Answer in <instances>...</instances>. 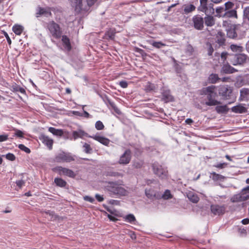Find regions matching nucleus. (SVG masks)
<instances>
[{
  "instance_id": "bb28decb",
  "label": "nucleus",
  "mask_w": 249,
  "mask_h": 249,
  "mask_svg": "<svg viewBox=\"0 0 249 249\" xmlns=\"http://www.w3.org/2000/svg\"><path fill=\"white\" fill-rule=\"evenodd\" d=\"M12 30L16 35L20 36L23 32V27L20 25L16 24L13 26Z\"/></svg>"
},
{
  "instance_id": "6e6d98bb",
  "label": "nucleus",
  "mask_w": 249,
  "mask_h": 249,
  "mask_svg": "<svg viewBox=\"0 0 249 249\" xmlns=\"http://www.w3.org/2000/svg\"><path fill=\"white\" fill-rule=\"evenodd\" d=\"M228 53L227 52H223L221 54V60L222 61L223 63H224L227 56H228Z\"/></svg>"
},
{
  "instance_id": "a19ab883",
  "label": "nucleus",
  "mask_w": 249,
  "mask_h": 249,
  "mask_svg": "<svg viewBox=\"0 0 249 249\" xmlns=\"http://www.w3.org/2000/svg\"><path fill=\"white\" fill-rule=\"evenodd\" d=\"M215 110L218 113H224L227 111L226 106H217Z\"/></svg>"
},
{
  "instance_id": "0eeeda50",
  "label": "nucleus",
  "mask_w": 249,
  "mask_h": 249,
  "mask_svg": "<svg viewBox=\"0 0 249 249\" xmlns=\"http://www.w3.org/2000/svg\"><path fill=\"white\" fill-rule=\"evenodd\" d=\"M153 171L155 174L159 178L164 179L168 177V171L166 168L162 167L158 162H155L152 165Z\"/></svg>"
},
{
  "instance_id": "c9c22d12",
  "label": "nucleus",
  "mask_w": 249,
  "mask_h": 249,
  "mask_svg": "<svg viewBox=\"0 0 249 249\" xmlns=\"http://www.w3.org/2000/svg\"><path fill=\"white\" fill-rule=\"evenodd\" d=\"M232 110L235 113H243L245 112V108L242 106H237L233 107Z\"/></svg>"
},
{
  "instance_id": "20e7f679",
  "label": "nucleus",
  "mask_w": 249,
  "mask_h": 249,
  "mask_svg": "<svg viewBox=\"0 0 249 249\" xmlns=\"http://www.w3.org/2000/svg\"><path fill=\"white\" fill-rule=\"evenodd\" d=\"M45 28L50 36L56 39H60L63 34V31L60 25L53 20L46 23Z\"/></svg>"
},
{
  "instance_id": "338daca9",
  "label": "nucleus",
  "mask_w": 249,
  "mask_h": 249,
  "mask_svg": "<svg viewBox=\"0 0 249 249\" xmlns=\"http://www.w3.org/2000/svg\"><path fill=\"white\" fill-rule=\"evenodd\" d=\"M213 52V49L211 44H210L208 49V54L209 55H212Z\"/></svg>"
},
{
  "instance_id": "72a5a7b5",
  "label": "nucleus",
  "mask_w": 249,
  "mask_h": 249,
  "mask_svg": "<svg viewBox=\"0 0 249 249\" xmlns=\"http://www.w3.org/2000/svg\"><path fill=\"white\" fill-rule=\"evenodd\" d=\"M230 48L232 52L236 53H241L243 50V47L235 44H231L230 46Z\"/></svg>"
},
{
  "instance_id": "7ed1b4c3",
  "label": "nucleus",
  "mask_w": 249,
  "mask_h": 249,
  "mask_svg": "<svg viewBox=\"0 0 249 249\" xmlns=\"http://www.w3.org/2000/svg\"><path fill=\"white\" fill-rule=\"evenodd\" d=\"M105 188L110 195L117 196H125L128 193L127 191L121 184L116 181L107 182Z\"/></svg>"
},
{
  "instance_id": "e433bc0d",
  "label": "nucleus",
  "mask_w": 249,
  "mask_h": 249,
  "mask_svg": "<svg viewBox=\"0 0 249 249\" xmlns=\"http://www.w3.org/2000/svg\"><path fill=\"white\" fill-rule=\"evenodd\" d=\"M156 87L154 84H152L150 82H148L146 86H145V90L147 92H149L151 91H153L155 89Z\"/></svg>"
},
{
  "instance_id": "b1692460",
  "label": "nucleus",
  "mask_w": 249,
  "mask_h": 249,
  "mask_svg": "<svg viewBox=\"0 0 249 249\" xmlns=\"http://www.w3.org/2000/svg\"><path fill=\"white\" fill-rule=\"evenodd\" d=\"M220 78L219 77L217 74L212 73L211 74L208 79L209 83L215 84L219 81Z\"/></svg>"
},
{
  "instance_id": "cd10ccee",
  "label": "nucleus",
  "mask_w": 249,
  "mask_h": 249,
  "mask_svg": "<svg viewBox=\"0 0 249 249\" xmlns=\"http://www.w3.org/2000/svg\"><path fill=\"white\" fill-rule=\"evenodd\" d=\"M222 71L226 73H232L236 71L234 68L229 65H224L222 68Z\"/></svg>"
},
{
  "instance_id": "dca6fc26",
  "label": "nucleus",
  "mask_w": 249,
  "mask_h": 249,
  "mask_svg": "<svg viewBox=\"0 0 249 249\" xmlns=\"http://www.w3.org/2000/svg\"><path fill=\"white\" fill-rule=\"evenodd\" d=\"M51 8L50 7L42 8L38 7L36 13V17H39L41 15H45L46 17L52 16Z\"/></svg>"
},
{
  "instance_id": "09e8293b",
  "label": "nucleus",
  "mask_w": 249,
  "mask_h": 249,
  "mask_svg": "<svg viewBox=\"0 0 249 249\" xmlns=\"http://www.w3.org/2000/svg\"><path fill=\"white\" fill-rule=\"evenodd\" d=\"M143 164L142 161H135L133 162V167L137 169L141 168L142 167Z\"/></svg>"
},
{
  "instance_id": "7c9ffc66",
  "label": "nucleus",
  "mask_w": 249,
  "mask_h": 249,
  "mask_svg": "<svg viewBox=\"0 0 249 249\" xmlns=\"http://www.w3.org/2000/svg\"><path fill=\"white\" fill-rule=\"evenodd\" d=\"M104 175L107 177H119L122 176L121 173L112 170H108L106 171L104 173Z\"/></svg>"
},
{
  "instance_id": "58836bf2",
  "label": "nucleus",
  "mask_w": 249,
  "mask_h": 249,
  "mask_svg": "<svg viewBox=\"0 0 249 249\" xmlns=\"http://www.w3.org/2000/svg\"><path fill=\"white\" fill-rule=\"evenodd\" d=\"M227 35L228 37L231 38H234L237 36V34L234 29L228 30Z\"/></svg>"
},
{
  "instance_id": "774afa93",
  "label": "nucleus",
  "mask_w": 249,
  "mask_h": 249,
  "mask_svg": "<svg viewBox=\"0 0 249 249\" xmlns=\"http://www.w3.org/2000/svg\"><path fill=\"white\" fill-rule=\"evenodd\" d=\"M244 15L249 20V7L246 8L244 10Z\"/></svg>"
},
{
  "instance_id": "4c0bfd02",
  "label": "nucleus",
  "mask_w": 249,
  "mask_h": 249,
  "mask_svg": "<svg viewBox=\"0 0 249 249\" xmlns=\"http://www.w3.org/2000/svg\"><path fill=\"white\" fill-rule=\"evenodd\" d=\"M172 195L171 194L170 191L169 190H166L164 192V194L161 196V198H163L164 199H169L172 198Z\"/></svg>"
},
{
  "instance_id": "0e129e2a",
  "label": "nucleus",
  "mask_w": 249,
  "mask_h": 249,
  "mask_svg": "<svg viewBox=\"0 0 249 249\" xmlns=\"http://www.w3.org/2000/svg\"><path fill=\"white\" fill-rule=\"evenodd\" d=\"M95 198L99 202H102L104 200L103 196L100 195L99 194L95 195Z\"/></svg>"
},
{
  "instance_id": "bf43d9fd",
  "label": "nucleus",
  "mask_w": 249,
  "mask_h": 249,
  "mask_svg": "<svg viewBox=\"0 0 249 249\" xmlns=\"http://www.w3.org/2000/svg\"><path fill=\"white\" fill-rule=\"evenodd\" d=\"M84 199L85 201H89V202L90 203H93L94 201V198H93V197H92L91 196H85L84 197Z\"/></svg>"
},
{
  "instance_id": "ea45409f",
  "label": "nucleus",
  "mask_w": 249,
  "mask_h": 249,
  "mask_svg": "<svg viewBox=\"0 0 249 249\" xmlns=\"http://www.w3.org/2000/svg\"><path fill=\"white\" fill-rule=\"evenodd\" d=\"M188 198L193 203H197L199 200V198L197 196L194 194H189Z\"/></svg>"
},
{
  "instance_id": "37998d69",
  "label": "nucleus",
  "mask_w": 249,
  "mask_h": 249,
  "mask_svg": "<svg viewBox=\"0 0 249 249\" xmlns=\"http://www.w3.org/2000/svg\"><path fill=\"white\" fill-rule=\"evenodd\" d=\"M95 126L96 129H97L98 130H103L105 128L104 124L100 121H98L96 122Z\"/></svg>"
},
{
  "instance_id": "5fc2aeb1",
  "label": "nucleus",
  "mask_w": 249,
  "mask_h": 249,
  "mask_svg": "<svg viewBox=\"0 0 249 249\" xmlns=\"http://www.w3.org/2000/svg\"><path fill=\"white\" fill-rule=\"evenodd\" d=\"M16 183L17 186H18L19 189H21L23 186L25 185V181L21 179L17 180Z\"/></svg>"
},
{
  "instance_id": "c756f323",
  "label": "nucleus",
  "mask_w": 249,
  "mask_h": 249,
  "mask_svg": "<svg viewBox=\"0 0 249 249\" xmlns=\"http://www.w3.org/2000/svg\"><path fill=\"white\" fill-rule=\"evenodd\" d=\"M210 177L214 181L223 180L225 178L224 176L217 174L215 172L211 173Z\"/></svg>"
},
{
  "instance_id": "f257e3e1",
  "label": "nucleus",
  "mask_w": 249,
  "mask_h": 249,
  "mask_svg": "<svg viewBox=\"0 0 249 249\" xmlns=\"http://www.w3.org/2000/svg\"><path fill=\"white\" fill-rule=\"evenodd\" d=\"M71 6L78 14L88 11L97 0H69Z\"/></svg>"
},
{
  "instance_id": "39448f33",
  "label": "nucleus",
  "mask_w": 249,
  "mask_h": 249,
  "mask_svg": "<svg viewBox=\"0 0 249 249\" xmlns=\"http://www.w3.org/2000/svg\"><path fill=\"white\" fill-rule=\"evenodd\" d=\"M199 1L200 5L197 8L198 11L204 13L206 15L214 14L213 3H208V0H199Z\"/></svg>"
},
{
  "instance_id": "a211bd4d",
  "label": "nucleus",
  "mask_w": 249,
  "mask_h": 249,
  "mask_svg": "<svg viewBox=\"0 0 249 249\" xmlns=\"http://www.w3.org/2000/svg\"><path fill=\"white\" fill-rule=\"evenodd\" d=\"M90 137L105 146H108L110 143V140L108 138L103 136L95 135L94 136H90Z\"/></svg>"
},
{
  "instance_id": "a18cd8bd",
  "label": "nucleus",
  "mask_w": 249,
  "mask_h": 249,
  "mask_svg": "<svg viewBox=\"0 0 249 249\" xmlns=\"http://www.w3.org/2000/svg\"><path fill=\"white\" fill-rule=\"evenodd\" d=\"M83 147L84 148V152L86 153H90L92 151V148L90 147V145L87 143H85L83 145Z\"/></svg>"
},
{
  "instance_id": "5701e85b",
  "label": "nucleus",
  "mask_w": 249,
  "mask_h": 249,
  "mask_svg": "<svg viewBox=\"0 0 249 249\" xmlns=\"http://www.w3.org/2000/svg\"><path fill=\"white\" fill-rule=\"evenodd\" d=\"M115 34V29L110 28L105 33L104 38L107 39L113 40L114 38Z\"/></svg>"
},
{
  "instance_id": "f3484780",
  "label": "nucleus",
  "mask_w": 249,
  "mask_h": 249,
  "mask_svg": "<svg viewBox=\"0 0 249 249\" xmlns=\"http://www.w3.org/2000/svg\"><path fill=\"white\" fill-rule=\"evenodd\" d=\"M231 89L227 86H221L218 89L219 95L224 97L229 96L231 93Z\"/></svg>"
},
{
  "instance_id": "de8ad7c7",
  "label": "nucleus",
  "mask_w": 249,
  "mask_h": 249,
  "mask_svg": "<svg viewBox=\"0 0 249 249\" xmlns=\"http://www.w3.org/2000/svg\"><path fill=\"white\" fill-rule=\"evenodd\" d=\"M234 6V3L231 1H228L225 3V10H229L231 9Z\"/></svg>"
},
{
  "instance_id": "412c9836",
  "label": "nucleus",
  "mask_w": 249,
  "mask_h": 249,
  "mask_svg": "<svg viewBox=\"0 0 249 249\" xmlns=\"http://www.w3.org/2000/svg\"><path fill=\"white\" fill-rule=\"evenodd\" d=\"M62 41L65 48L68 51H70L71 49V46L69 38L66 35H62Z\"/></svg>"
},
{
  "instance_id": "f8f14e48",
  "label": "nucleus",
  "mask_w": 249,
  "mask_h": 249,
  "mask_svg": "<svg viewBox=\"0 0 249 249\" xmlns=\"http://www.w3.org/2000/svg\"><path fill=\"white\" fill-rule=\"evenodd\" d=\"M193 21L195 29L201 30L204 27V19L199 15H196L193 18Z\"/></svg>"
},
{
  "instance_id": "49530a36",
  "label": "nucleus",
  "mask_w": 249,
  "mask_h": 249,
  "mask_svg": "<svg viewBox=\"0 0 249 249\" xmlns=\"http://www.w3.org/2000/svg\"><path fill=\"white\" fill-rule=\"evenodd\" d=\"M18 147L21 150L24 151L26 153L29 154L31 153L30 149L27 147L25 146L24 144H20L18 145Z\"/></svg>"
},
{
  "instance_id": "c03bdc74",
  "label": "nucleus",
  "mask_w": 249,
  "mask_h": 249,
  "mask_svg": "<svg viewBox=\"0 0 249 249\" xmlns=\"http://www.w3.org/2000/svg\"><path fill=\"white\" fill-rule=\"evenodd\" d=\"M13 89L15 91H18L20 92L22 94H25L26 91L25 89L19 86L16 85L13 87Z\"/></svg>"
},
{
  "instance_id": "f03ea898",
  "label": "nucleus",
  "mask_w": 249,
  "mask_h": 249,
  "mask_svg": "<svg viewBox=\"0 0 249 249\" xmlns=\"http://www.w3.org/2000/svg\"><path fill=\"white\" fill-rule=\"evenodd\" d=\"M216 87L215 86H210L203 88L201 90V94L207 95V101L205 104L208 106H214L220 105L221 102L216 99L217 97V94L215 91Z\"/></svg>"
},
{
  "instance_id": "9b49d317",
  "label": "nucleus",
  "mask_w": 249,
  "mask_h": 249,
  "mask_svg": "<svg viewBox=\"0 0 249 249\" xmlns=\"http://www.w3.org/2000/svg\"><path fill=\"white\" fill-rule=\"evenodd\" d=\"M131 159V152L130 149H127L120 157L118 162L120 164L126 165L130 162Z\"/></svg>"
},
{
  "instance_id": "c85d7f7f",
  "label": "nucleus",
  "mask_w": 249,
  "mask_h": 249,
  "mask_svg": "<svg viewBox=\"0 0 249 249\" xmlns=\"http://www.w3.org/2000/svg\"><path fill=\"white\" fill-rule=\"evenodd\" d=\"M49 131L56 136H61L63 135V131L62 129H56L53 127L49 128Z\"/></svg>"
},
{
  "instance_id": "ddd939ff",
  "label": "nucleus",
  "mask_w": 249,
  "mask_h": 249,
  "mask_svg": "<svg viewBox=\"0 0 249 249\" xmlns=\"http://www.w3.org/2000/svg\"><path fill=\"white\" fill-rule=\"evenodd\" d=\"M211 210L214 215H222L225 212L226 206L224 205H212L211 206Z\"/></svg>"
},
{
  "instance_id": "423d86ee",
  "label": "nucleus",
  "mask_w": 249,
  "mask_h": 249,
  "mask_svg": "<svg viewBox=\"0 0 249 249\" xmlns=\"http://www.w3.org/2000/svg\"><path fill=\"white\" fill-rule=\"evenodd\" d=\"M249 199V186L244 188L241 193L234 195L231 198L232 202H239L246 201Z\"/></svg>"
},
{
  "instance_id": "69168bd1",
  "label": "nucleus",
  "mask_w": 249,
  "mask_h": 249,
  "mask_svg": "<svg viewBox=\"0 0 249 249\" xmlns=\"http://www.w3.org/2000/svg\"><path fill=\"white\" fill-rule=\"evenodd\" d=\"M8 136L7 135H0V142H4L8 140Z\"/></svg>"
},
{
  "instance_id": "e2e57ef3",
  "label": "nucleus",
  "mask_w": 249,
  "mask_h": 249,
  "mask_svg": "<svg viewBox=\"0 0 249 249\" xmlns=\"http://www.w3.org/2000/svg\"><path fill=\"white\" fill-rule=\"evenodd\" d=\"M227 163L224 162V163H218L216 165H214V166L216 168L222 169V168H224L226 166H227Z\"/></svg>"
},
{
  "instance_id": "79ce46f5",
  "label": "nucleus",
  "mask_w": 249,
  "mask_h": 249,
  "mask_svg": "<svg viewBox=\"0 0 249 249\" xmlns=\"http://www.w3.org/2000/svg\"><path fill=\"white\" fill-rule=\"evenodd\" d=\"M108 102L109 105L113 109L114 111L116 113H117L118 114H120L121 112L120 109L117 107L115 104L114 102L110 101V100H108Z\"/></svg>"
},
{
  "instance_id": "f704fd0d",
  "label": "nucleus",
  "mask_w": 249,
  "mask_h": 249,
  "mask_svg": "<svg viewBox=\"0 0 249 249\" xmlns=\"http://www.w3.org/2000/svg\"><path fill=\"white\" fill-rule=\"evenodd\" d=\"M125 221L130 223L133 224L136 221V218L132 214H129L126 215L125 217Z\"/></svg>"
},
{
  "instance_id": "8fccbe9b",
  "label": "nucleus",
  "mask_w": 249,
  "mask_h": 249,
  "mask_svg": "<svg viewBox=\"0 0 249 249\" xmlns=\"http://www.w3.org/2000/svg\"><path fill=\"white\" fill-rule=\"evenodd\" d=\"M152 45L156 48L159 49L161 47L165 46V44L161 42L154 41L152 43Z\"/></svg>"
},
{
  "instance_id": "393cba45",
  "label": "nucleus",
  "mask_w": 249,
  "mask_h": 249,
  "mask_svg": "<svg viewBox=\"0 0 249 249\" xmlns=\"http://www.w3.org/2000/svg\"><path fill=\"white\" fill-rule=\"evenodd\" d=\"M54 182L58 187L64 188L67 184V182L60 178H56L54 179Z\"/></svg>"
},
{
  "instance_id": "6e6552de",
  "label": "nucleus",
  "mask_w": 249,
  "mask_h": 249,
  "mask_svg": "<svg viewBox=\"0 0 249 249\" xmlns=\"http://www.w3.org/2000/svg\"><path fill=\"white\" fill-rule=\"evenodd\" d=\"M53 172L58 173L60 176H65L74 178L76 174L71 169L62 166H56L52 169Z\"/></svg>"
},
{
  "instance_id": "4468645a",
  "label": "nucleus",
  "mask_w": 249,
  "mask_h": 249,
  "mask_svg": "<svg viewBox=\"0 0 249 249\" xmlns=\"http://www.w3.org/2000/svg\"><path fill=\"white\" fill-rule=\"evenodd\" d=\"M161 100L165 103L172 102L174 100L173 96L171 94L170 90L164 89L161 92Z\"/></svg>"
},
{
  "instance_id": "6ab92c4d",
  "label": "nucleus",
  "mask_w": 249,
  "mask_h": 249,
  "mask_svg": "<svg viewBox=\"0 0 249 249\" xmlns=\"http://www.w3.org/2000/svg\"><path fill=\"white\" fill-rule=\"evenodd\" d=\"M240 100L241 101H248L249 100V89L243 88L240 91Z\"/></svg>"
},
{
  "instance_id": "052dcab7",
  "label": "nucleus",
  "mask_w": 249,
  "mask_h": 249,
  "mask_svg": "<svg viewBox=\"0 0 249 249\" xmlns=\"http://www.w3.org/2000/svg\"><path fill=\"white\" fill-rule=\"evenodd\" d=\"M216 42L219 45V46H222L225 44V39L224 38L221 37L218 39Z\"/></svg>"
},
{
  "instance_id": "2eb2a0df",
  "label": "nucleus",
  "mask_w": 249,
  "mask_h": 249,
  "mask_svg": "<svg viewBox=\"0 0 249 249\" xmlns=\"http://www.w3.org/2000/svg\"><path fill=\"white\" fill-rule=\"evenodd\" d=\"M146 196L150 199H159L161 198V195L152 189H146L145 191Z\"/></svg>"
},
{
  "instance_id": "3c124183",
  "label": "nucleus",
  "mask_w": 249,
  "mask_h": 249,
  "mask_svg": "<svg viewBox=\"0 0 249 249\" xmlns=\"http://www.w3.org/2000/svg\"><path fill=\"white\" fill-rule=\"evenodd\" d=\"M224 8L223 7H218L215 9L216 13L217 14V16L221 17V14L225 11Z\"/></svg>"
},
{
  "instance_id": "aec40b11",
  "label": "nucleus",
  "mask_w": 249,
  "mask_h": 249,
  "mask_svg": "<svg viewBox=\"0 0 249 249\" xmlns=\"http://www.w3.org/2000/svg\"><path fill=\"white\" fill-rule=\"evenodd\" d=\"M42 142L46 145L49 149H52L53 144V140L46 136H42L40 139Z\"/></svg>"
},
{
  "instance_id": "680f3d73",
  "label": "nucleus",
  "mask_w": 249,
  "mask_h": 249,
  "mask_svg": "<svg viewBox=\"0 0 249 249\" xmlns=\"http://www.w3.org/2000/svg\"><path fill=\"white\" fill-rule=\"evenodd\" d=\"M119 85L123 88H126L128 86V84L125 81H121L119 82Z\"/></svg>"
},
{
  "instance_id": "4be33fe9",
  "label": "nucleus",
  "mask_w": 249,
  "mask_h": 249,
  "mask_svg": "<svg viewBox=\"0 0 249 249\" xmlns=\"http://www.w3.org/2000/svg\"><path fill=\"white\" fill-rule=\"evenodd\" d=\"M184 13L188 14L196 10V7L193 4H186L183 5Z\"/></svg>"
},
{
  "instance_id": "864d4df0",
  "label": "nucleus",
  "mask_w": 249,
  "mask_h": 249,
  "mask_svg": "<svg viewBox=\"0 0 249 249\" xmlns=\"http://www.w3.org/2000/svg\"><path fill=\"white\" fill-rule=\"evenodd\" d=\"M45 213L49 215L50 216H51V219H54L56 218V215L53 212H51L50 211H48L45 212Z\"/></svg>"
},
{
  "instance_id": "2f4dec72",
  "label": "nucleus",
  "mask_w": 249,
  "mask_h": 249,
  "mask_svg": "<svg viewBox=\"0 0 249 249\" xmlns=\"http://www.w3.org/2000/svg\"><path fill=\"white\" fill-rule=\"evenodd\" d=\"M224 17L227 18H237L236 11L235 10H231L227 11L224 15Z\"/></svg>"
},
{
  "instance_id": "a878e982",
  "label": "nucleus",
  "mask_w": 249,
  "mask_h": 249,
  "mask_svg": "<svg viewBox=\"0 0 249 249\" xmlns=\"http://www.w3.org/2000/svg\"><path fill=\"white\" fill-rule=\"evenodd\" d=\"M205 23L207 26H212L215 24V19L213 16H207L204 18Z\"/></svg>"
},
{
  "instance_id": "4d7b16f0",
  "label": "nucleus",
  "mask_w": 249,
  "mask_h": 249,
  "mask_svg": "<svg viewBox=\"0 0 249 249\" xmlns=\"http://www.w3.org/2000/svg\"><path fill=\"white\" fill-rule=\"evenodd\" d=\"M15 131L16 132L15 134L17 137L19 138L23 137V133L22 132V131L18 129H16Z\"/></svg>"
},
{
  "instance_id": "603ef678",
  "label": "nucleus",
  "mask_w": 249,
  "mask_h": 249,
  "mask_svg": "<svg viewBox=\"0 0 249 249\" xmlns=\"http://www.w3.org/2000/svg\"><path fill=\"white\" fill-rule=\"evenodd\" d=\"M5 158H6V159L11 161H14L16 160L15 156L13 154L11 153L7 154L5 155Z\"/></svg>"
},
{
  "instance_id": "473e14b6",
  "label": "nucleus",
  "mask_w": 249,
  "mask_h": 249,
  "mask_svg": "<svg viewBox=\"0 0 249 249\" xmlns=\"http://www.w3.org/2000/svg\"><path fill=\"white\" fill-rule=\"evenodd\" d=\"M85 134L86 133L85 132L81 130L79 131H74L72 132V136L74 140H76L78 138H82Z\"/></svg>"
},
{
  "instance_id": "9d476101",
  "label": "nucleus",
  "mask_w": 249,
  "mask_h": 249,
  "mask_svg": "<svg viewBox=\"0 0 249 249\" xmlns=\"http://www.w3.org/2000/svg\"><path fill=\"white\" fill-rule=\"evenodd\" d=\"M249 59L248 56L244 53L235 54L231 61L233 65H243Z\"/></svg>"
},
{
  "instance_id": "13d9d810",
  "label": "nucleus",
  "mask_w": 249,
  "mask_h": 249,
  "mask_svg": "<svg viewBox=\"0 0 249 249\" xmlns=\"http://www.w3.org/2000/svg\"><path fill=\"white\" fill-rule=\"evenodd\" d=\"M243 81L245 85H249V74H247L244 76Z\"/></svg>"
},
{
  "instance_id": "1a4fd4ad",
  "label": "nucleus",
  "mask_w": 249,
  "mask_h": 249,
  "mask_svg": "<svg viewBox=\"0 0 249 249\" xmlns=\"http://www.w3.org/2000/svg\"><path fill=\"white\" fill-rule=\"evenodd\" d=\"M74 160V157L71 153L64 152L58 153L55 157V160L57 162H70Z\"/></svg>"
}]
</instances>
